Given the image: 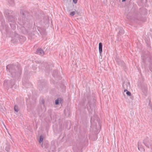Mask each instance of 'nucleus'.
Instances as JSON below:
<instances>
[{"mask_svg": "<svg viewBox=\"0 0 152 152\" xmlns=\"http://www.w3.org/2000/svg\"><path fill=\"white\" fill-rule=\"evenodd\" d=\"M6 68L7 71L9 72L12 77L20 76L21 72V68L19 64L17 66L13 64L8 65Z\"/></svg>", "mask_w": 152, "mask_h": 152, "instance_id": "obj_1", "label": "nucleus"}, {"mask_svg": "<svg viewBox=\"0 0 152 152\" xmlns=\"http://www.w3.org/2000/svg\"><path fill=\"white\" fill-rule=\"evenodd\" d=\"M123 87L124 90V92L127 91L129 88H130V86L129 82H124L123 83Z\"/></svg>", "mask_w": 152, "mask_h": 152, "instance_id": "obj_2", "label": "nucleus"}, {"mask_svg": "<svg viewBox=\"0 0 152 152\" xmlns=\"http://www.w3.org/2000/svg\"><path fill=\"white\" fill-rule=\"evenodd\" d=\"M14 84V82L13 80H7L4 82V86L7 85L8 87H11Z\"/></svg>", "mask_w": 152, "mask_h": 152, "instance_id": "obj_3", "label": "nucleus"}, {"mask_svg": "<svg viewBox=\"0 0 152 152\" xmlns=\"http://www.w3.org/2000/svg\"><path fill=\"white\" fill-rule=\"evenodd\" d=\"M36 52L38 54L42 56L44 54V51L41 48L38 49L36 51Z\"/></svg>", "mask_w": 152, "mask_h": 152, "instance_id": "obj_4", "label": "nucleus"}, {"mask_svg": "<svg viewBox=\"0 0 152 152\" xmlns=\"http://www.w3.org/2000/svg\"><path fill=\"white\" fill-rule=\"evenodd\" d=\"M138 148L139 150L141 152L144 151L145 150L143 146L141 145H140L139 143L138 144Z\"/></svg>", "mask_w": 152, "mask_h": 152, "instance_id": "obj_5", "label": "nucleus"}, {"mask_svg": "<svg viewBox=\"0 0 152 152\" xmlns=\"http://www.w3.org/2000/svg\"><path fill=\"white\" fill-rule=\"evenodd\" d=\"M99 52L100 54H101L102 52V44L100 42L99 44Z\"/></svg>", "mask_w": 152, "mask_h": 152, "instance_id": "obj_6", "label": "nucleus"}, {"mask_svg": "<svg viewBox=\"0 0 152 152\" xmlns=\"http://www.w3.org/2000/svg\"><path fill=\"white\" fill-rule=\"evenodd\" d=\"M23 85L26 88H28V86H31V84H29L28 83L26 82V83H25L23 81Z\"/></svg>", "mask_w": 152, "mask_h": 152, "instance_id": "obj_7", "label": "nucleus"}, {"mask_svg": "<svg viewBox=\"0 0 152 152\" xmlns=\"http://www.w3.org/2000/svg\"><path fill=\"white\" fill-rule=\"evenodd\" d=\"M9 3L10 4L12 5H14V1L13 0H9Z\"/></svg>", "mask_w": 152, "mask_h": 152, "instance_id": "obj_8", "label": "nucleus"}, {"mask_svg": "<svg viewBox=\"0 0 152 152\" xmlns=\"http://www.w3.org/2000/svg\"><path fill=\"white\" fill-rule=\"evenodd\" d=\"M60 101V99L59 98L57 99L56 100H55V104H58L59 103Z\"/></svg>", "mask_w": 152, "mask_h": 152, "instance_id": "obj_9", "label": "nucleus"}, {"mask_svg": "<svg viewBox=\"0 0 152 152\" xmlns=\"http://www.w3.org/2000/svg\"><path fill=\"white\" fill-rule=\"evenodd\" d=\"M43 140V139L42 138V136H41L39 137V142L40 143H41Z\"/></svg>", "mask_w": 152, "mask_h": 152, "instance_id": "obj_10", "label": "nucleus"}, {"mask_svg": "<svg viewBox=\"0 0 152 152\" xmlns=\"http://www.w3.org/2000/svg\"><path fill=\"white\" fill-rule=\"evenodd\" d=\"M75 14V11H72L70 12V15L71 16H73Z\"/></svg>", "mask_w": 152, "mask_h": 152, "instance_id": "obj_11", "label": "nucleus"}, {"mask_svg": "<svg viewBox=\"0 0 152 152\" xmlns=\"http://www.w3.org/2000/svg\"><path fill=\"white\" fill-rule=\"evenodd\" d=\"M14 110H15L16 112H18V107L17 106H15V108H14Z\"/></svg>", "mask_w": 152, "mask_h": 152, "instance_id": "obj_12", "label": "nucleus"}, {"mask_svg": "<svg viewBox=\"0 0 152 152\" xmlns=\"http://www.w3.org/2000/svg\"><path fill=\"white\" fill-rule=\"evenodd\" d=\"M10 149V148L9 147V146L8 145L7 146H6V148H5V150L7 151L8 152L9 151Z\"/></svg>", "mask_w": 152, "mask_h": 152, "instance_id": "obj_13", "label": "nucleus"}, {"mask_svg": "<svg viewBox=\"0 0 152 152\" xmlns=\"http://www.w3.org/2000/svg\"><path fill=\"white\" fill-rule=\"evenodd\" d=\"M126 93L128 96H130L131 95V93L130 92L128 91L127 90V91H126Z\"/></svg>", "mask_w": 152, "mask_h": 152, "instance_id": "obj_14", "label": "nucleus"}, {"mask_svg": "<svg viewBox=\"0 0 152 152\" xmlns=\"http://www.w3.org/2000/svg\"><path fill=\"white\" fill-rule=\"evenodd\" d=\"M77 0H73V1L75 4H76L77 3Z\"/></svg>", "mask_w": 152, "mask_h": 152, "instance_id": "obj_15", "label": "nucleus"}, {"mask_svg": "<svg viewBox=\"0 0 152 152\" xmlns=\"http://www.w3.org/2000/svg\"><path fill=\"white\" fill-rule=\"evenodd\" d=\"M20 13L21 14L23 15H24V12L23 11L22 12H20Z\"/></svg>", "mask_w": 152, "mask_h": 152, "instance_id": "obj_16", "label": "nucleus"}, {"mask_svg": "<svg viewBox=\"0 0 152 152\" xmlns=\"http://www.w3.org/2000/svg\"><path fill=\"white\" fill-rule=\"evenodd\" d=\"M121 33L122 34H123L124 32V31L123 30H121Z\"/></svg>", "mask_w": 152, "mask_h": 152, "instance_id": "obj_17", "label": "nucleus"}, {"mask_svg": "<svg viewBox=\"0 0 152 152\" xmlns=\"http://www.w3.org/2000/svg\"><path fill=\"white\" fill-rule=\"evenodd\" d=\"M53 75L54 76H55V73H54L53 72Z\"/></svg>", "mask_w": 152, "mask_h": 152, "instance_id": "obj_18", "label": "nucleus"}, {"mask_svg": "<svg viewBox=\"0 0 152 152\" xmlns=\"http://www.w3.org/2000/svg\"><path fill=\"white\" fill-rule=\"evenodd\" d=\"M126 0H122V2H124V1H126Z\"/></svg>", "mask_w": 152, "mask_h": 152, "instance_id": "obj_19", "label": "nucleus"}, {"mask_svg": "<svg viewBox=\"0 0 152 152\" xmlns=\"http://www.w3.org/2000/svg\"><path fill=\"white\" fill-rule=\"evenodd\" d=\"M146 146L148 148H149V146H148V145H146Z\"/></svg>", "mask_w": 152, "mask_h": 152, "instance_id": "obj_20", "label": "nucleus"}, {"mask_svg": "<svg viewBox=\"0 0 152 152\" xmlns=\"http://www.w3.org/2000/svg\"><path fill=\"white\" fill-rule=\"evenodd\" d=\"M11 26L12 27V26H11V24H10Z\"/></svg>", "mask_w": 152, "mask_h": 152, "instance_id": "obj_21", "label": "nucleus"}, {"mask_svg": "<svg viewBox=\"0 0 152 152\" xmlns=\"http://www.w3.org/2000/svg\"><path fill=\"white\" fill-rule=\"evenodd\" d=\"M23 23H24V22H23ZM24 25H25V23H24Z\"/></svg>", "mask_w": 152, "mask_h": 152, "instance_id": "obj_22", "label": "nucleus"}, {"mask_svg": "<svg viewBox=\"0 0 152 152\" xmlns=\"http://www.w3.org/2000/svg\"><path fill=\"white\" fill-rule=\"evenodd\" d=\"M119 33H120V32H121L120 31H119Z\"/></svg>", "mask_w": 152, "mask_h": 152, "instance_id": "obj_23", "label": "nucleus"}, {"mask_svg": "<svg viewBox=\"0 0 152 152\" xmlns=\"http://www.w3.org/2000/svg\"><path fill=\"white\" fill-rule=\"evenodd\" d=\"M15 27H14V28H15Z\"/></svg>", "mask_w": 152, "mask_h": 152, "instance_id": "obj_24", "label": "nucleus"}]
</instances>
